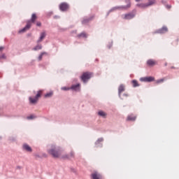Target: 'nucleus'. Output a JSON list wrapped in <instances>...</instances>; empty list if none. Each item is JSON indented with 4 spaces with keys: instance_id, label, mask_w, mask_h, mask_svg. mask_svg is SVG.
<instances>
[{
    "instance_id": "1",
    "label": "nucleus",
    "mask_w": 179,
    "mask_h": 179,
    "mask_svg": "<svg viewBox=\"0 0 179 179\" xmlns=\"http://www.w3.org/2000/svg\"><path fill=\"white\" fill-rule=\"evenodd\" d=\"M36 20H37V15L33 13L31 15V20L27 21V25L22 29L20 30L19 33H24V31H27V30L31 27L32 23H36Z\"/></svg>"
},
{
    "instance_id": "2",
    "label": "nucleus",
    "mask_w": 179,
    "mask_h": 179,
    "mask_svg": "<svg viewBox=\"0 0 179 179\" xmlns=\"http://www.w3.org/2000/svg\"><path fill=\"white\" fill-rule=\"evenodd\" d=\"M48 154L51 155L52 157H59L61 156V148L52 145L51 149L48 150Z\"/></svg>"
},
{
    "instance_id": "3",
    "label": "nucleus",
    "mask_w": 179,
    "mask_h": 179,
    "mask_svg": "<svg viewBox=\"0 0 179 179\" xmlns=\"http://www.w3.org/2000/svg\"><path fill=\"white\" fill-rule=\"evenodd\" d=\"M42 94H43V91L42 90L38 91L35 98H33L31 96L29 97V103H31V104H36V103L38 101V99L41 97Z\"/></svg>"
},
{
    "instance_id": "4",
    "label": "nucleus",
    "mask_w": 179,
    "mask_h": 179,
    "mask_svg": "<svg viewBox=\"0 0 179 179\" xmlns=\"http://www.w3.org/2000/svg\"><path fill=\"white\" fill-rule=\"evenodd\" d=\"M90 78H92L91 73L85 72L83 73V75L80 77V79L81 80H83V82H84V83H86V81L89 80Z\"/></svg>"
},
{
    "instance_id": "5",
    "label": "nucleus",
    "mask_w": 179,
    "mask_h": 179,
    "mask_svg": "<svg viewBox=\"0 0 179 179\" xmlns=\"http://www.w3.org/2000/svg\"><path fill=\"white\" fill-rule=\"evenodd\" d=\"M135 17V13H129L122 15V19L124 20H131V19H134Z\"/></svg>"
},
{
    "instance_id": "6",
    "label": "nucleus",
    "mask_w": 179,
    "mask_h": 179,
    "mask_svg": "<svg viewBox=\"0 0 179 179\" xmlns=\"http://www.w3.org/2000/svg\"><path fill=\"white\" fill-rule=\"evenodd\" d=\"M156 3V0H148V2L146 3L140 4L141 8H148V6H152Z\"/></svg>"
},
{
    "instance_id": "7",
    "label": "nucleus",
    "mask_w": 179,
    "mask_h": 179,
    "mask_svg": "<svg viewBox=\"0 0 179 179\" xmlns=\"http://www.w3.org/2000/svg\"><path fill=\"white\" fill-rule=\"evenodd\" d=\"M91 179H103V175L97 171H94L91 174Z\"/></svg>"
},
{
    "instance_id": "8",
    "label": "nucleus",
    "mask_w": 179,
    "mask_h": 179,
    "mask_svg": "<svg viewBox=\"0 0 179 179\" xmlns=\"http://www.w3.org/2000/svg\"><path fill=\"white\" fill-rule=\"evenodd\" d=\"M59 9L62 12H65L66 10H68L69 9V5H68V3H62L59 5Z\"/></svg>"
},
{
    "instance_id": "9",
    "label": "nucleus",
    "mask_w": 179,
    "mask_h": 179,
    "mask_svg": "<svg viewBox=\"0 0 179 179\" xmlns=\"http://www.w3.org/2000/svg\"><path fill=\"white\" fill-rule=\"evenodd\" d=\"M22 150L29 153H31L33 152V149H31V147H30V145H29V144L27 143H24L22 145Z\"/></svg>"
},
{
    "instance_id": "10",
    "label": "nucleus",
    "mask_w": 179,
    "mask_h": 179,
    "mask_svg": "<svg viewBox=\"0 0 179 179\" xmlns=\"http://www.w3.org/2000/svg\"><path fill=\"white\" fill-rule=\"evenodd\" d=\"M122 92H125V85L122 84L119 86L118 88V93L120 97H121V94L122 93Z\"/></svg>"
},
{
    "instance_id": "11",
    "label": "nucleus",
    "mask_w": 179,
    "mask_h": 179,
    "mask_svg": "<svg viewBox=\"0 0 179 179\" xmlns=\"http://www.w3.org/2000/svg\"><path fill=\"white\" fill-rule=\"evenodd\" d=\"M45 36H47V34L45 33V31L41 32V36H40L39 39L38 40V43H41V41H43V40H44V38H45Z\"/></svg>"
},
{
    "instance_id": "12",
    "label": "nucleus",
    "mask_w": 179,
    "mask_h": 179,
    "mask_svg": "<svg viewBox=\"0 0 179 179\" xmlns=\"http://www.w3.org/2000/svg\"><path fill=\"white\" fill-rule=\"evenodd\" d=\"M147 64L148 65V66H155V65H156V61L153 59H148L147 61Z\"/></svg>"
},
{
    "instance_id": "13",
    "label": "nucleus",
    "mask_w": 179,
    "mask_h": 179,
    "mask_svg": "<svg viewBox=\"0 0 179 179\" xmlns=\"http://www.w3.org/2000/svg\"><path fill=\"white\" fill-rule=\"evenodd\" d=\"M136 120V116L134 114L127 116V121H135Z\"/></svg>"
},
{
    "instance_id": "14",
    "label": "nucleus",
    "mask_w": 179,
    "mask_h": 179,
    "mask_svg": "<svg viewBox=\"0 0 179 179\" xmlns=\"http://www.w3.org/2000/svg\"><path fill=\"white\" fill-rule=\"evenodd\" d=\"M71 157H75V153L73 152H71L69 155L63 156V159H71Z\"/></svg>"
},
{
    "instance_id": "15",
    "label": "nucleus",
    "mask_w": 179,
    "mask_h": 179,
    "mask_svg": "<svg viewBox=\"0 0 179 179\" xmlns=\"http://www.w3.org/2000/svg\"><path fill=\"white\" fill-rule=\"evenodd\" d=\"M169 31V29L166 27H163L161 29L158 31V33L160 34H163L164 33H167Z\"/></svg>"
},
{
    "instance_id": "16",
    "label": "nucleus",
    "mask_w": 179,
    "mask_h": 179,
    "mask_svg": "<svg viewBox=\"0 0 179 179\" xmlns=\"http://www.w3.org/2000/svg\"><path fill=\"white\" fill-rule=\"evenodd\" d=\"M98 115H100V117H103V118H106L107 117V113L103 110H99L98 112Z\"/></svg>"
},
{
    "instance_id": "17",
    "label": "nucleus",
    "mask_w": 179,
    "mask_h": 179,
    "mask_svg": "<svg viewBox=\"0 0 179 179\" xmlns=\"http://www.w3.org/2000/svg\"><path fill=\"white\" fill-rule=\"evenodd\" d=\"M78 37L79 38H87V34L85 32H82L81 34L78 35Z\"/></svg>"
},
{
    "instance_id": "18",
    "label": "nucleus",
    "mask_w": 179,
    "mask_h": 179,
    "mask_svg": "<svg viewBox=\"0 0 179 179\" xmlns=\"http://www.w3.org/2000/svg\"><path fill=\"white\" fill-rule=\"evenodd\" d=\"M80 87V84H77V85H72L71 89H72L73 90H79Z\"/></svg>"
},
{
    "instance_id": "19",
    "label": "nucleus",
    "mask_w": 179,
    "mask_h": 179,
    "mask_svg": "<svg viewBox=\"0 0 179 179\" xmlns=\"http://www.w3.org/2000/svg\"><path fill=\"white\" fill-rule=\"evenodd\" d=\"M131 83L133 85V87H138L139 86V83H138V81L136 80H133L131 81Z\"/></svg>"
},
{
    "instance_id": "20",
    "label": "nucleus",
    "mask_w": 179,
    "mask_h": 179,
    "mask_svg": "<svg viewBox=\"0 0 179 179\" xmlns=\"http://www.w3.org/2000/svg\"><path fill=\"white\" fill-rule=\"evenodd\" d=\"M44 55H47V52H43L41 53V55L38 57V60L41 61L43 59V56H44Z\"/></svg>"
},
{
    "instance_id": "21",
    "label": "nucleus",
    "mask_w": 179,
    "mask_h": 179,
    "mask_svg": "<svg viewBox=\"0 0 179 179\" xmlns=\"http://www.w3.org/2000/svg\"><path fill=\"white\" fill-rule=\"evenodd\" d=\"M41 48H43V46H41V45H38L35 48H34V51L41 50Z\"/></svg>"
},
{
    "instance_id": "22",
    "label": "nucleus",
    "mask_w": 179,
    "mask_h": 179,
    "mask_svg": "<svg viewBox=\"0 0 179 179\" xmlns=\"http://www.w3.org/2000/svg\"><path fill=\"white\" fill-rule=\"evenodd\" d=\"M155 80V77L149 76L147 77V82H153Z\"/></svg>"
},
{
    "instance_id": "23",
    "label": "nucleus",
    "mask_w": 179,
    "mask_h": 179,
    "mask_svg": "<svg viewBox=\"0 0 179 179\" xmlns=\"http://www.w3.org/2000/svg\"><path fill=\"white\" fill-rule=\"evenodd\" d=\"M52 94H53L52 92H50L47 93L46 94H45V98L52 97Z\"/></svg>"
},
{
    "instance_id": "24",
    "label": "nucleus",
    "mask_w": 179,
    "mask_h": 179,
    "mask_svg": "<svg viewBox=\"0 0 179 179\" xmlns=\"http://www.w3.org/2000/svg\"><path fill=\"white\" fill-rule=\"evenodd\" d=\"M141 82H148L147 77L140 78Z\"/></svg>"
},
{
    "instance_id": "25",
    "label": "nucleus",
    "mask_w": 179,
    "mask_h": 179,
    "mask_svg": "<svg viewBox=\"0 0 179 179\" xmlns=\"http://www.w3.org/2000/svg\"><path fill=\"white\" fill-rule=\"evenodd\" d=\"M27 120H34V118H36V116L31 115L30 116H28Z\"/></svg>"
},
{
    "instance_id": "26",
    "label": "nucleus",
    "mask_w": 179,
    "mask_h": 179,
    "mask_svg": "<svg viewBox=\"0 0 179 179\" xmlns=\"http://www.w3.org/2000/svg\"><path fill=\"white\" fill-rule=\"evenodd\" d=\"M164 82V78H162L156 81V83H163Z\"/></svg>"
},
{
    "instance_id": "27",
    "label": "nucleus",
    "mask_w": 179,
    "mask_h": 179,
    "mask_svg": "<svg viewBox=\"0 0 179 179\" xmlns=\"http://www.w3.org/2000/svg\"><path fill=\"white\" fill-rule=\"evenodd\" d=\"M88 22H89V20L85 19V20H83L82 23H83V24H85V23H87Z\"/></svg>"
},
{
    "instance_id": "28",
    "label": "nucleus",
    "mask_w": 179,
    "mask_h": 179,
    "mask_svg": "<svg viewBox=\"0 0 179 179\" xmlns=\"http://www.w3.org/2000/svg\"><path fill=\"white\" fill-rule=\"evenodd\" d=\"M6 59V56L5 55V54H3L2 56H0V59Z\"/></svg>"
},
{
    "instance_id": "29",
    "label": "nucleus",
    "mask_w": 179,
    "mask_h": 179,
    "mask_svg": "<svg viewBox=\"0 0 179 179\" xmlns=\"http://www.w3.org/2000/svg\"><path fill=\"white\" fill-rule=\"evenodd\" d=\"M71 88L66 87H62V90H69Z\"/></svg>"
},
{
    "instance_id": "30",
    "label": "nucleus",
    "mask_w": 179,
    "mask_h": 179,
    "mask_svg": "<svg viewBox=\"0 0 179 179\" xmlns=\"http://www.w3.org/2000/svg\"><path fill=\"white\" fill-rule=\"evenodd\" d=\"M36 26H38V27H41V23L40 22H36Z\"/></svg>"
},
{
    "instance_id": "31",
    "label": "nucleus",
    "mask_w": 179,
    "mask_h": 179,
    "mask_svg": "<svg viewBox=\"0 0 179 179\" xmlns=\"http://www.w3.org/2000/svg\"><path fill=\"white\" fill-rule=\"evenodd\" d=\"M5 48H3V46L0 47V52H2V51H3Z\"/></svg>"
},
{
    "instance_id": "32",
    "label": "nucleus",
    "mask_w": 179,
    "mask_h": 179,
    "mask_svg": "<svg viewBox=\"0 0 179 179\" xmlns=\"http://www.w3.org/2000/svg\"><path fill=\"white\" fill-rule=\"evenodd\" d=\"M104 141L103 138H99L97 142H103Z\"/></svg>"
},
{
    "instance_id": "33",
    "label": "nucleus",
    "mask_w": 179,
    "mask_h": 179,
    "mask_svg": "<svg viewBox=\"0 0 179 179\" xmlns=\"http://www.w3.org/2000/svg\"><path fill=\"white\" fill-rule=\"evenodd\" d=\"M127 8H131V4L127 5Z\"/></svg>"
},
{
    "instance_id": "34",
    "label": "nucleus",
    "mask_w": 179,
    "mask_h": 179,
    "mask_svg": "<svg viewBox=\"0 0 179 179\" xmlns=\"http://www.w3.org/2000/svg\"><path fill=\"white\" fill-rule=\"evenodd\" d=\"M111 47H113L112 44H110V45L108 47V48H111Z\"/></svg>"
},
{
    "instance_id": "35",
    "label": "nucleus",
    "mask_w": 179,
    "mask_h": 179,
    "mask_svg": "<svg viewBox=\"0 0 179 179\" xmlns=\"http://www.w3.org/2000/svg\"><path fill=\"white\" fill-rule=\"evenodd\" d=\"M175 69L174 66L171 67V69Z\"/></svg>"
},
{
    "instance_id": "36",
    "label": "nucleus",
    "mask_w": 179,
    "mask_h": 179,
    "mask_svg": "<svg viewBox=\"0 0 179 179\" xmlns=\"http://www.w3.org/2000/svg\"><path fill=\"white\" fill-rule=\"evenodd\" d=\"M141 0H136V2H139Z\"/></svg>"
},
{
    "instance_id": "37",
    "label": "nucleus",
    "mask_w": 179,
    "mask_h": 179,
    "mask_svg": "<svg viewBox=\"0 0 179 179\" xmlns=\"http://www.w3.org/2000/svg\"><path fill=\"white\" fill-rule=\"evenodd\" d=\"M125 96H128L127 94H125Z\"/></svg>"
}]
</instances>
